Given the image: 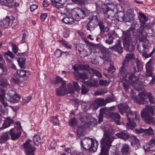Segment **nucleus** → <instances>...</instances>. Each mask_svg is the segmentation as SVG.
Listing matches in <instances>:
<instances>
[{
	"mask_svg": "<svg viewBox=\"0 0 155 155\" xmlns=\"http://www.w3.org/2000/svg\"><path fill=\"white\" fill-rule=\"evenodd\" d=\"M10 138L8 132L4 133L0 137V143H2L8 140Z\"/></svg>",
	"mask_w": 155,
	"mask_h": 155,
	"instance_id": "nucleus-35",
	"label": "nucleus"
},
{
	"mask_svg": "<svg viewBox=\"0 0 155 155\" xmlns=\"http://www.w3.org/2000/svg\"><path fill=\"white\" fill-rule=\"evenodd\" d=\"M85 127L84 126L81 125L79 127L77 130L78 136L80 137L83 135Z\"/></svg>",
	"mask_w": 155,
	"mask_h": 155,
	"instance_id": "nucleus-46",
	"label": "nucleus"
},
{
	"mask_svg": "<svg viewBox=\"0 0 155 155\" xmlns=\"http://www.w3.org/2000/svg\"><path fill=\"white\" fill-rule=\"evenodd\" d=\"M62 21L65 23L68 24H71L74 22L73 18L68 17H64L62 19Z\"/></svg>",
	"mask_w": 155,
	"mask_h": 155,
	"instance_id": "nucleus-43",
	"label": "nucleus"
},
{
	"mask_svg": "<svg viewBox=\"0 0 155 155\" xmlns=\"http://www.w3.org/2000/svg\"><path fill=\"white\" fill-rule=\"evenodd\" d=\"M31 140H28L21 146V149L23 150L26 155H35L36 148L31 144Z\"/></svg>",
	"mask_w": 155,
	"mask_h": 155,
	"instance_id": "nucleus-6",
	"label": "nucleus"
},
{
	"mask_svg": "<svg viewBox=\"0 0 155 155\" xmlns=\"http://www.w3.org/2000/svg\"><path fill=\"white\" fill-rule=\"evenodd\" d=\"M103 137L101 141V152L99 155H109L108 151L111 143L115 138L113 134L114 130L109 125H106L104 130Z\"/></svg>",
	"mask_w": 155,
	"mask_h": 155,
	"instance_id": "nucleus-1",
	"label": "nucleus"
},
{
	"mask_svg": "<svg viewBox=\"0 0 155 155\" xmlns=\"http://www.w3.org/2000/svg\"><path fill=\"white\" fill-rule=\"evenodd\" d=\"M52 5L54 6V4H64L65 0H51Z\"/></svg>",
	"mask_w": 155,
	"mask_h": 155,
	"instance_id": "nucleus-62",
	"label": "nucleus"
},
{
	"mask_svg": "<svg viewBox=\"0 0 155 155\" xmlns=\"http://www.w3.org/2000/svg\"><path fill=\"white\" fill-rule=\"evenodd\" d=\"M118 109L119 111L122 114L126 113L125 115L126 116V114L127 113L126 111L128 109V106L127 103H124L120 104L118 105ZM130 111L129 110L128 112Z\"/></svg>",
	"mask_w": 155,
	"mask_h": 155,
	"instance_id": "nucleus-25",
	"label": "nucleus"
},
{
	"mask_svg": "<svg viewBox=\"0 0 155 155\" xmlns=\"http://www.w3.org/2000/svg\"><path fill=\"white\" fill-rule=\"evenodd\" d=\"M134 29V28L130 27L127 30L123 32V42H129L131 41V35L133 33Z\"/></svg>",
	"mask_w": 155,
	"mask_h": 155,
	"instance_id": "nucleus-14",
	"label": "nucleus"
},
{
	"mask_svg": "<svg viewBox=\"0 0 155 155\" xmlns=\"http://www.w3.org/2000/svg\"><path fill=\"white\" fill-rule=\"evenodd\" d=\"M153 61V59H151L146 64L145 74L147 77H151L152 76V65Z\"/></svg>",
	"mask_w": 155,
	"mask_h": 155,
	"instance_id": "nucleus-19",
	"label": "nucleus"
},
{
	"mask_svg": "<svg viewBox=\"0 0 155 155\" xmlns=\"http://www.w3.org/2000/svg\"><path fill=\"white\" fill-rule=\"evenodd\" d=\"M118 138L126 140L128 139L130 136L128 135L127 132L125 131H121L115 134Z\"/></svg>",
	"mask_w": 155,
	"mask_h": 155,
	"instance_id": "nucleus-31",
	"label": "nucleus"
},
{
	"mask_svg": "<svg viewBox=\"0 0 155 155\" xmlns=\"http://www.w3.org/2000/svg\"><path fill=\"white\" fill-rule=\"evenodd\" d=\"M105 3L107 5H104L102 7L103 12L104 14L108 12V10H111L113 9L111 7L114 6V4L111 2V0H105Z\"/></svg>",
	"mask_w": 155,
	"mask_h": 155,
	"instance_id": "nucleus-21",
	"label": "nucleus"
},
{
	"mask_svg": "<svg viewBox=\"0 0 155 155\" xmlns=\"http://www.w3.org/2000/svg\"><path fill=\"white\" fill-rule=\"evenodd\" d=\"M124 89L126 91H127L129 88V82L128 79L125 80H121Z\"/></svg>",
	"mask_w": 155,
	"mask_h": 155,
	"instance_id": "nucleus-48",
	"label": "nucleus"
},
{
	"mask_svg": "<svg viewBox=\"0 0 155 155\" xmlns=\"http://www.w3.org/2000/svg\"><path fill=\"white\" fill-rule=\"evenodd\" d=\"M139 15L140 16V17H139V19L141 23L140 28L144 29V25H145L146 22L148 21V18L143 13L141 12H139Z\"/></svg>",
	"mask_w": 155,
	"mask_h": 155,
	"instance_id": "nucleus-24",
	"label": "nucleus"
},
{
	"mask_svg": "<svg viewBox=\"0 0 155 155\" xmlns=\"http://www.w3.org/2000/svg\"><path fill=\"white\" fill-rule=\"evenodd\" d=\"M98 19L97 17L94 16L90 20L86 26L87 30L91 32L93 31L98 26Z\"/></svg>",
	"mask_w": 155,
	"mask_h": 155,
	"instance_id": "nucleus-13",
	"label": "nucleus"
},
{
	"mask_svg": "<svg viewBox=\"0 0 155 155\" xmlns=\"http://www.w3.org/2000/svg\"><path fill=\"white\" fill-rule=\"evenodd\" d=\"M130 141L131 145H132L137 150L140 147L139 143V140L136 137V136H130L128 139Z\"/></svg>",
	"mask_w": 155,
	"mask_h": 155,
	"instance_id": "nucleus-22",
	"label": "nucleus"
},
{
	"mask_svg": "<svg viewBox=\"0 0 155 155\" xmlns=\"http://www.w3.org/2000/svg\"><path fill=\"white\" fill-rule=\"evenodd\" d=\"M8 133L11 136L12 139L15 140L20 137L21 131L20 130H17V128H14L10 130Z\"/></svg>",
	"mask_w": 155,
	"mask_h": 155,
	"instance_id": "nucleus-18",
	"label": "nucleus"
},
{
	"mask_svg": "<svg viewBox=\"0 0 155 155\" xmlns=\"http://www.w3.org/2000/svg\"><path fill=\"white\" fill-rule=\"evenodd\" d=\"M134 73L129 72L126 68L121 67L119 69L118 75L121 80L128 79L131 83L132 86L135 89H137L139 85V80L136 78Z\"/></svg>",
	"mask_w": 155,
	"mask_h": 155,
	"instance_id": "nucleus-2",
	"label": "nucleus"
},
{
	"mask_svg": "<svg viewBox=\"0 0 155 155\" xmlns=\"http://www.w3.org/2000/svg\"><path fill=\"white\" fill-rule=\"evenodd\" d=\"M147 29H150L152 32L155 33V23H148L144 25V28Z\"/></svg>",
	"mask_w": 155,
	"mask_h": 155,
	"instance_id": "nucleus-40",
	"label": "nucleus"
},
{
	"mask_svg": "<svg viewBox=\"0 0 155 155\" xmlns=\"http://www.w3.org/2000/svg\"><path fill=\"white\" fill-rule=\"evenodd\" d=\"M14 124V121L12 119L9 117H7L6 118L4 123L3 124V127L1 128V129H3L7 128L10 126V125Z\"/></svg>",
	"mask_w": 155,
	"mask_h": 155,
	"instance_id": "nucleus-32",
	"label": "nucleus"
},
{
	"mask_svg": "<svg viewBox=\"0 0 155 155\" xmlns=\"http://www.w3.org/2000/svg\"><path fill=\"white\" fill-rule=\"evenodd\" d=\"M33 140L35 144L37 146L39 145L41 141L40 137L38 135H35L34 136Z\"/></svg>",
	"mask_w": 155,
	"mask_h": 155,
	"instance_id": "nucleus-42",
	"label": "nucleus"
},
{
	"mask_svg": "<svg viewBox=\"0 0 155 155\" xmlns=\"http://www.w3.org/2000/svg\"><path fill=\"white\" fill-rule=\"evenodd\" d=\"M26 59L25 58H20L17 61L19 66L21 68H25L26 67L25 66V61Z\"/></svg>",
	"mask_w": 155,
	"mask_h": 155,
	"instance_id": "nucleus-41",
	"label": "nucleus"
},
{
	"mask_svg": "<svg viewBox=\"0 0 155 155\" xmlns=\"http://www.w3.org/2000/svg\"><path fill=\"white\" fill-rule=\"evenodd\" d=\"M74 76L77 80L79 79L85 80L88 78V76L87 74L83 73H78L75 74L74 73Z\"/></svg>",
	"mask_w": 155,
	"mask_h": 155,
	"instance_id": "nucleus-37",
	"label": "nucleus"
},
{
	"mask_svg": "<svg viewBox=\"0 0 155 155\" xmlns=\"http://www.w3.org/2000/svg\"><path fill=\"white\" fill-rule=\"evenodd\" d=\"M116 100V99L113 96L108 97L105 99L106 104L107 103L115 101Z\"/></svg>",
	"mask_w": 155,
	"mask_h": 155,
	"instance_id": "nucleus-61",
	"label": "nucleus"
},
{
	"mask_svg": "<svg viewBox=\"0 0 155 155\" xmlns=\"http://www.w3.org/2000/svg\"><path fill=\"white\" fill-rule=\"evenodd\" d=\"M123 44L124 48L129 51H133L134 50V46L133 45L131 41L129 42H124Z\"/></svg>",
	"mask_w": 155,
	"mask_h": 155,
	"instance_id": "nucleus-36",
	"label": "nucleus"
},
{
	"mask_svg": "<svg viewBox=\"0 0 155 155\" xmlns=\"http://www.w3.org/2000/svg\"><path fill=\"white\" fill-rule=\"evenodd\" d=\"M129 115V116L132 118L133 119L135 117V120L137 121L139 119V115H138L137 112L131 111L130 110L127 113Z\"/></svg>",
	"mask_w": 155,
	"mask_h": 155,
	"instance_id": "nucleus-39",
	"label": "nucleus"
},
{
	"mask_svg": "<svg viewBox=\"0 0 155 155\" xmlns=\"http://www.w3.org/2000/svg\"><path fill=\"white\" fill-rule=\"evenodd\" d=\"M146 97L148 98L150 103L154 104L155 99L153 96L150 93H146Z\"/></svg>",
	"mask_w": 155,
	"mask_h": 155,
	"instance_id": "nucleus-47",
	"label": "nucleus"
},
{
	"mask_svg": "<svg viewBox=\"0 0 155 155\" xmlns=\"http://www.w3.org/2000/svg\"><path fill=\"white\" fill-rule=\"evenodd\" d=\"M128 120V122L127 123V125L128 127L131 129H133L136 126V124L134 120L131 118L128 114H126Z\"/></svg>",
	"mask_w": 155,
	"mask_h": 155,
	"instance_id": "nucleus-30",
	"label": "nucleus"
},
{
	"mask_svg": "<svg viewBox=\"0 0 155 155\" xmlns=\"http://www.w3.org/2000/svg\"><path fill=\"white\" fill-rule=\"evenodd\" d=\"M81 144L85 149L93 152L96 151L97 148V142L95 144L93 140L88 137L81 140Z\"/></svg>",
	"mask_w": 155,
	"mask_h": 155,
	"instance_id": "nucleus-5",
	"label": "nucleus"
},
{
	"mask_svg": "<svg viewBox=\"0 0 155 155\" xmlns=\"http://www.w3.org/2000/svg\"><path fill=\"white\" fill-rule=\"evenodd\" d=\"M64 81H63V79L59 76L57 77L55 80L52 82V83L54 84H57L58 83L61 82L62 84L63 82Z\"/></svg>",
	"mask_w": 155,
	"mask_h": 155,
	"instance_id": "nucleus-59",
	"label": "nucleus"
},
{
	"mask_svg": "<svg viewBox=\"0 0 155 155\" xmlns=\"http://www.w3.org/2000/svg\"><path fill=\"white\" fill-rule=\"evenodd\" d=\"M64 4H54V6L58 9V12L62 14L68 15L70 12L68 8L64 5Z\"/></svg>",
	"mask_w": 155,
	"mask_h": 155,
	"instance_id": "nucleus-17",
	"label": "nucleus"
},
{
	"mask_svg": "<svg viewBox=\"0 0 155 155\" xmlns=\"http://www.w3.org/2000/svg\"><path fill=\"white\" fill-rule=\"evenodd\" d=\"M117 43L115 45L109 48L111 49L113 51H115L118 52L119 53H121L123 52V48L120 46V42L119 39L117 40Z\"/></svg>",
	"mask_w": 155,
	"mask_h": 155,
	"instance_id": "nucleus-23",
	"label": "nucleus"
},
{
	"mask_svg": "<svg viewBox=\"0 0 155 155\" xmlns=\"http://www.w3.org/2000/svg\"><path fill=\"white\" fill-rule=\"evenodd\" d=\"M3 2L5 5L11 7L13 6L14 0H3Z\"/></svg>",
	"mask_w": 155,
	"mask_h": 155,
	"instance_id": "nucleus-56",
	"label": "nucleus"
},
{
	"mask_svg": "<svg viewBox=\"0 0 155 155\" xmlns=\"http://www.w3.org/2000/svg\"><path fill=\"white\" fill-rule=\"evenodd\" d=\"M73 89L72 88H69V89H73L74 90L77 91H80L81 89L80 86L78 85L77 82L74 81H73Z\"/></svg>",
	"mask_w": 155,
	"mask_h": 155,
	"instance_id": "nucleus-58",
	"label": "nucleus"
},
{
	"mask_svg": "<svg viewBox=\"0 0 155 155\" xmlns=\"http://www.w3.org/2000/svg\"><path fill=\"white\" fill-rule=\"evenodd\" d=\"M5 61L3 58H1L0 60V68L2 71V74L6 75L8 73L7 68L5 66Z\"/></svg>",
	"mask_w": 155,
	"mask_h": 155,
	"instance_id": "nucleus-28",
	"label": "nucleus"
},
{
	"mask_svg": "<svg viewBox=\"0 0 155 155\" xmlns=\"http://www.w3.org/2000/svg\"><path fill=\"white\" fill-rule=\"evenodd\" d=\"M71 14L72 17L77 21H79L86 17V14L84 10L79 8H75L72 9Z\"/></svg>",
	"mask_w": 155,
	"mask_h": 155,
	"instance_id": "nucleus-8",
	"label": "nucleus"
},
{
	"mask_svg": "<svg viewBox=\"0 0 155 155\" xmlns=\"http://www.w3.org/2000/svg\"><path fill=\"white\" fill-rule=\"evenodd\" d=\"M125 58L129 61H130L132 59L134 58V55L133 53L127 54L126 55Z\"/></svg>",
	"mask_w": 155,
	"mask_h": 155,
	"instance_id": "nucleus-60",
	"label": "nucleus"
},
{
	"mask_svg": "<svg viewBox=\"0 0 155 155\" xmlns=\"http://www.w3.org/2000/svg\"><path fill=\"white\" fill-rule=\"evenodd\" d=\"M88 122V124L91 125H96L97 124V120L94 118H93L91 116Z\"/></svg>",
	"mask_w": 155,
	"mask_h": 155,
	"instance_id": "nucleus-55",
	"label": "nucleus"
},
{
	"mask_svg": "<svg viewBox=\"0 0 155 155\" xmlns=\"http://www.w3.org/2000/svg\"><path fill=\"white\" fill-rule=\"evenodd\" d=\"M20 98V96L16 93V94H15L11 98V100L8 101L12 103H15L18 101Z\"/></svg>",
	"mask_w": 155,
	"mask_h": 155,
	"instance_id": "nucleus-51",
	"label": "nucleus"
},
{
	"mask_svg": "<svg viewBox=\"0 0 155 155\" xmlns=\"http://www.w3.org/2000/svg\"><path fill=\"white\" fill-rule=\"evenodd\" d=\"M100 112L98 116V123H100L103 121V117L104 115L105 117H108L111 112L110 111V109L108 107H105L100 110Z\"/></svg>",
	"mask_w": 155,
	"mask_h": 155,
	"instance_id": "nucleus-16",
	"label": "nucleus"
},
{
	"mask_svg": "<svg viewBox=\"0 0 155 155\" xmlns=\"http://www.w3.org/2000/svg\"><path fill=\"white\" fill-rule=\"evenodd\" d=\"M89 72L91 74L95 75L98 78H100L102 77V74L101 73L93 68H92L90 69Z\"/></svg>",
	"mask_w": 155,
	"mask_h": 155,
	"instance_id": "nucleus-45",
	"label": "nucleus"
},
{
	"mask_svg": "<svg viewBox=\"0 0 155 155\" xmlns=\"http://www.w3.org/2000/svg\"><path fill=\"white\" fill-rule=\"evenodd\" d=\"M91 68H90L87 64L80 65L79 66V68L80 70H86L89 72V70Z\"/></svg>",
	"mask_w": 155,
	"mask_h": 155,
	"instance_id": "nucleus-57",
	"label": "nucleus"
},
{
	"mask_svg": "<svg viewBox=\"0 0 155 155\" xmlns=\"http://www.w3.org/2000/svg\"><path fill=\"white\" fill-rule=\"evenodd\" d=\"M98 48L99 50L100 57L105 61L110 62V67L107 69L108 72L114 73L115 71V68L113 65V62L111 61L110 57H109V53L104 47H100Z\"/></svg>",
	"mask_w": 155,
	"mask_h": 155,
	"instance_id": "nucleus-4",
	"label": "nucleus"
},
{
	"mask_svg": "<svg viewBox=\"0 0 155 155\" xmlns=\"http://www.w3.org/2000/svg\"><path fill=\"white\" fill-rule=\"evenodd\" d=\"M107 92V90L106 88H104L101 89H99L96 91L94 94L95 95H102L106 93Z\"/></svg>",
	"mask_w": 155,
	"mask_h": 155,
	"instance_id": "nucleus-49",
	"label": "nucleus"
},
{
	"mask_svg": "<svg viewBox=\"0 0 155 155\" xmlns=\"http://www.w3.org/2000/svg\"><path fill=\"white\" fill-rule=\"evenodd\" d=\"M137 66V70L136 67H134L133 68L134 72H138L141 71L143 68V66L141 62L139 60H136Z\"/></svg>",
	"mask_w": 155,
	"mask_h": 155,
	"instance_id": "nucleus-44",
	"label": "nucleus"
},
{
	"mask_svg": "<svg viewBox=\"0 0 155 155\" xmlns=\"http://www.w3.org/2000/svg\"><path fill=\"white\" fill-rule=\"evenodd\" d=\"M139 133H144L146 135H152L154 134L153 130L150 127L147 129L140 128L139 130Z\"/></svg>",
	"mask_w": 155,
	"mask_h": 155,
	"instance_id": "nucleus-29",
	"label": "nucleus"
},
{
	"mask_svg": "<svg viewBox=\"0 0 155 155\" xmlns=\"http://www.w3.org/2000/svg\"><path fill=\"white\" fill-rule=\"evenodd\" d=\"M105 18H104L102 20L98 21V25L99 26L100 29L101 35L104 34L105 32H107L109 30V28L108 26L110 25V23L109 21Z\"/></svg>",
	"mask_w": 155,
	"mask_h": 155,
	"instance_id": "nucleus-10",
	"label": "nucleus"
},
{
	"mask_svg": "<svg viewBox=\"0 0 155 155\" xmlns=\"http://www.w3.org/2000/svg\"><path fill=\"white\" fill-rule=\"evenodd\" d=\"M124 21L131 22L134 19V10L130 8L127 10L125 12Z\"/></svg>",
	"mask_w": 155,
	"mask_h": 155,
	"instance_id": "nucleus-15",
	"label": "nucleus"
},
{
	"mask_svg": "<svg viewBox=\"0 0 155 155\" xmlns=\"http://www.w3.org/2000/svg\"><path fill=\"white\" fill-rule=\"evenodd\" d=\"M17 73L20 77L23 78L28 76L30 74L29 71L23 70H18L17 71Z\"/></svg>",
	"mask_w": 155,
	"mask_h": 155,
	"instance_id": "nucleus-33",
	"label": "nucleus"
},
{
	"mask_svg": "<svg viewBox=\"0 0 155 155\" xmlns=\"http://www.w3.org/2000/svg\"><path fill=\"white\" fill-rule=\"evenodd\" d=\"M61 41L62 45L66 48L70 49H71L72 48V45L68 43L67 41L64 40L62 41Z\"/></svg>",
	"mask_w": 155,
	"mask_h": 155,
	"instance_id": "nucleus-63",
	"label": "nucleus"
},
{
	"mask_svg": "<svg viewBox=\"0 0 155 155\" xmlns=\"http://www.w3.org/2000/svg\"><path fill=\"white\" fill-rule=\"evenodd\" d=\"M130 147L127 144H124L121 148V151L123 155H127L129 154L130 153Z\"/></svg>",
	"mask_w": 155,
	"mask_h": 155,
	"instance_id": "nucleus-38",
	"label": "nucleus"
},
{
	"mask_svg": "<svg viewBox=\"0 0 155 155\" xmlns=\"http://www.w3.org/2000/svg\"><path fill=\"white\" fill-rule=\"evenodd\" d=\"M66 83L65 81L62 82V84L61 86L58 88L56 90V94L58 96L64 95L65 94H72L74 93V90L73 89H68L66 87Z\"/></svg>",
	"mask_w": 155,
	"mask_h": 155,
	"instance_id": "nucleus-11",
	"label": "nucleus"
},
{
	"mask_svg": "<svg viewBox=\"0 0 155 155\" xmlns=\"http://www.w3.org/2000/svg\"><path fill=\"white\" fill-rule=\"evenodd\" d=\"M108 12H107L106 14L107 18L110 17L112 18V20L120 22L124 21L125 13L124 12H119L113 16L112 14H110L111 12L112 13V15L114 14V12L112 11V9L111 10H108Z\"/></svg>",
	"mask_w": 155,
	"mask_h": 155,
	"instance_id": "nucleus-9",
	"label": "nucleus"
},
{
	"mask_svg": "<svg viewBox=\"0 0 155 155\" xmlns=\"http://www.w3.org/2000/svg\"><path fill=\"white\" fill-rule=\"evenodd\" d=\"M109 117L113 119L116 122L117 124L120 125L121 122H120V117L117 113H110Z\"/></svg>",
	"mask_w": 155,
	"mask_h": 155,
	"instance_id": "nucleus-27",
	"label": "nucleus"
},
{
	"mask_svg": "<svg viewBox=\"0 0 155 155\" xmlns=\"http://www.w3.org/2000/svg\"><path fill=\"white\" fill-rule=\"evenodd\" d=\"M151 146L150 147V151H155V139L152 140L151 141Z\"/></svg>",
	"mask_w": 155,
	"mask_h": 155,
	"instance_id": "nucleus-64",
	"label": "nucleus"
},
{
	"mask_svg": "<svg viewBox=\"0 0 155 155\" xmlns=\"http://www.w3.org/2000/svg\"><path fill=\"white\" fill-rule=\"evenodd\" d=\"M8 83L6 79L5 78L0 77V85L3 87H7Z\"/></svg>",
	"mask_w": 155,
	"mask_h": 155,
	"instance_id": "nucleus-52",
	"label": "nucleus"
},
{
	"mask_svg": "<svg viewBox=\"0 0 155 155\" xmlns=\"http://www.w3.org/2000/svg\"><path fill=\"white\" fill-rule=\"evenodd\" d=\"M143 30L142 28H140V30L138 31V40L140 41L148 43V41L146 38V34H144L143 33Z\"/></svg>",
	"mask_w": 155,
	"mask_h": 155,
	"instance_id": "nucleus-26",
	"label": "nucleus"
},
{
	"mask_svg": "<svg viewBox=\"0 0 155 155\" xmlns=\"http://www.w3.org/2000/svg\"><path fill=\"white\" fill-rule=\"evenodd\" d=\"M0 94V101L5 107L8 106L7 103L5 102V100L8 101L11 100V98L16 94L15 91L12 89L10 90L5 95L4 91L3 90L1 91Z\"/></svg>",
	"mask_w": 155,
	"mask_h": 155,
	"instance_id": "nucleus-7",
	"label": "nucleus"
},
{
	"mask_svg": "<svg viewBox=\"0 0 155 155\" xmlns=\"http://www.w3.org/2000/svg\"><path fill=\"white\" fill-rule=\"evenodd\" d=\"M13 23V20L9 17L7 16L1 22V25L4 28H8L12 26Z\"/></svg>",
	"mask_w": 155,
	"mask_h": 155,
	"instance_id": "nucleus-20",
	"label": "nucleus"
},
{
	"mask_svg": "<svg viewBox=\"0 0 155 155\" xmlns=\"http://www.w3.org/2000/svg\"><path fill=\"white\" fill-rule=\"evenodd\" d=\"M99 107L105 106L106 104V102L103 98H97L95 99Z\"/></svg>",
	"mask_w": 155,
	"mask_h": 155,
	"instance_id": "nucleus-50",
	"label": "nucleus"
},
{
	"mask_svg": "<svg viewBox=\"0 0 155 155\" xmlns=\"http://www.w3.org/2000/svg\"><path fill=\"white\" fill-rule=\"evenodd\" d=\"M88 91L89 89L87 85L84 84L82 85L81 93L82 94H86Z\"/></svg>",
	"mask_w": 155,
	"mask_h": 155,
	"instance_id": "nucleus-54",
	"label": "nucleus"
},
{
	"mask_svg": "<svg viewBox=\"0 0 155 155\" xmlns=\"http://www.w3.org/2000/svg\"><path fill=\"white\" fill-rule=\"evenodd\" d=\"M154 114L153 108L148 105L141 111V117L144 120L149 124H155V119L152 116Z\"/></svg>",
	"mask_w": 155,
	"mask_h": 155,
	"instance_id": "nucleus-3",
	"label": "nucleus"
},
{
	"mask_svg": "<svg viewBox=\"0 0 155 155\" xmlns=\"http://www.w3.org/2000/svg\"><path fill=\"white\" fill-rule=\"evenodd\" d=\"M90 115L87 114H84L81 116L80 118L81 121L84 124H88V120L90 118Z\"/></svg>",
	"mask_w": 155,
	"mask_h": 155,
	"instance_id": "nucleus-34",
	"label": "nucleus"
},
{
	"mask_svg": "<svg viewBox=\"0 0 155 155\" xmlns=\"http://www.w3.org/2000/svg\"><path fill=\"white\" fill-rule=\"evenodd\" d=\"M131 98L134 100L135 102L140 104H144L146 102L145 97L146 93H140L137 96L135 93L134 92L131 94Z\"/></svg>",
	"mask_w": 155,
	"mask_h": 155,
	"instance_id": "nucleus-12",
	"label": "nucleus"
},
{
	"mask_svg": "<svg viewBox=\"0 0 155 155\" xmlns=\"http://www.w3.org/2000/svg\"><path fill=\"white\" fill-rule=\"evenodd\" d=\"M98 104L96 102V100H95L93 101L91 104L90 107L92 110H97L99 107Z\"/></svg>",
	"mask_w": 155,
	"mask_h": 155,
	"instance_id": "nucleus-53",
	"label": "nucleus"
}]
</instances>
